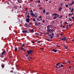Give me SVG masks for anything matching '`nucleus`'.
<instances>
[{
    "mask_svg": "<svg viewBox=\"0 0 74 74\" xmlns=\"http://www.w3.org/2000/svg\"><path fill=\"white\" fill-rule=\"evenodd\" d=\"M33 10H30V12L31 14L33 13Z\"/></svg>",
    "mask_w": 74,
    "mask_h": 74,
    "instance_id": "6ab92c4d",
    "label": "nucleus"
},
{
    "mask_svg": "<svg viewBox=\"0 0 74 74\" xmlns=\"http://www.w3.org/2000/svg\"><path fill=\"white\" fill-rule=\"evenodd\" d=\"M46 34H49V33H48V32H46Z\"/></svg>",
    "mask_w": 74,
    "mask_h": 74,
    "instance_id": "79ce46f5",
    "label": "nucleus"
},
{
    "mask_svg": "<svg viewBox=\"0 0 74 74\" xmlns=\"http://www.w3.org/2000/svg\"><path fill=\"white\" fill-rule=\"evenodd\" d=\"M25 26H26L27 25V24L26 23L25 24Z\"/></svg>",
    "mask_w": 74,
    "mask_h": 74,
    "instance_id": "e2e57ef3",
    "label": "nucleus"
},
{
    "mask_svg": "<svg viewBox=\"0 0 74 74\" xmlns=\"http://www.w3.org/2000/svg\"><path fill=\"white\" fill-rule=\"evenodd\" d=\"M40 23H39L38 24H37V25H40Z\"/></svg>",
    "mask_w": 74,
    "mask_h": 74,
    "instance_id": "3c124183",
    "label": "nucleus"
},
{
    "mask_svg": "<svg viewBox=\"0 0 74 74\" xmlns=\"http://www.w3.org/2000/svg\"><path fill=\"white\" fill-rule=\"evenodd\" d=\"M14 9H15V10H16V9H17V6H14Z\"/></svg>",
    "mask_w": 74,
    "mask_h": 74,
    "instance_id": "9b49d317",
    "label": "nucleus"
},
{
    "mask_svg": "<svg viewBox=\"0 0 74 74\" xmlns=\"http://www.w3.org/2000/svg\"><path fill=\"white\" fill-rule=\"evenodd\" d=\"M53 27V26L51 25H48L47 27V29H50L49 28H51V27Z\"/></svg>",
    "mask_w": 74,
    "mask_h": 74,
    "instance_id": "20e7f679",
    "label": "nucleus"
},
{
    "mask_svg": "<svg viewBox=\"0 0 74 74\" xmlns=\"http://www.w3.org/2000/svg\"><path fill=\"white\" fill-rule=\"evenodd\" d=\"M40 8L41 9H42L43 8H42V7H40Z\"/></svg>",
    "mask_w": 74,
    "mask_h": 74,
    "instance_id": "69168bd1",
    "label": "nucleus"
},
{
    "mask_svg": "<svg viewBox=\"0 0 74 74\" xmlns=\"http://www.w3.org/2000/svg\"><path fill=\"white\" fill-rule=\"evenodd\" d=\"M49 3H51V1H50L49 2Z\"/></svg>",
    "mask_w": 74,
    "mask_h": 74,
    "instance_id": "052dcab7",
    "label": "nucleus"
},
{
    "mask_svg": "<svg viewBox=\"0 0 74 74\" xmlns=\"http://www.w3.org/2000/svg\"><path fill=\"white\" fill-rule=\"evenodd\" d=\"M64 47L65 48H66V49H69V47H68L67 46H64Z\"/></svg>",
    "mask_w": 74,
    "mask_h": 74,
    "instance_id": "ddd939ff",
    "label": "nucleus"
},
{
    "mask_svg": "<svg viewBox=\"0 0 74 74\" xmlns=\"http://www.w3.org/2000/svg\"><path fill=\"white\" fill-rule=\"evenodd\" d=\"M47 30L49 33H53V31H52V30L51 29H47Z\"/></svg>",
    "mask_w": 74,
    "mask_h": 74,
    "instance_id": "f03ea898",
    "label": "nucleus"
},
{
    "mask_svg": "<svg viewBox=\"0 0 74 74\" xmlns=\"http://www.w3.org/2000/svg\"><path fill=\"white\" fill-rule=\"evenodd\" d=\"M54 27V28H55V29H56V27Z\"/></svg>",
    "mask_w": 74,
    "mask_h": 74,
    "instance_id": "864d4df0",
    "label": "nucleus"
},
{
    "mask_svg": "<svg viewBox=\"0 0 74 74\" xmlns=\"http://www.w3.org/2000/svg\"><path fill=\"white\" fill-rule=\"evenodd\" d=\"M25 44H23L22 45V46H23V47H24V46H25Z\"/></svg>",
    "mask_w": 74,
    "mask_h": 74,
    "instance_id": "c9c22d12",
    "label": "nucleus"
},
{
    "mask_svg": "<svg viewBox=\"0 0 74 74\" xmlns=\"http://www.w3.org/2000/svg\"><path fill=\"white\" fill-rule=\"evenodd\" d=\"M70 10H71V12H73V11L74 10V9L72 8V9H71Z\"/></svg>",
    "mask_w": 74,
    "mask_h": 74,
    "instance_id": "dca6fc26",
    "label": "nucleus"
},
{
    "mask_svg": "<svg viewBox=\"0 0 74 74\" xmlns=\"http://www.w3.org/2000/svg\"><path fill=\"white\" fill-rule=\"evenodd\" d=\"M71 25H69V26H71Z\"/></svg>",
    "mask_w": 74,
    "mask_h": 74,
    "instance_id": "774afa93",
    "label": "nucleus"
},
{
    "mask_svg": "<svg viewBox=\"0 0 74 74\" xmlns=\"http://www.w3.org/2000/svg\"><path fill=\"white\" fill-rule=\"evenodd\" d=\"M52 30L53 31V32H54V30H53V29H52Z\"/></svg>",
    "mask_w": 74,
    "mask_h": 74,
    "instance_id": "13d9d810",
    "label": "nucleus"
},
{
    "mask_svg": "<svg viewBox=\"0 0 74 74\" xmlns=\"http://www.w3.org/2000/svg\"><path fill=\"white\" fill-rule=\"evenodd\" d=\"M70 21H71V19L69 20Z\"/></svg>",
    "mask_w": 74,
    "mask_h": 74,
    "instance_id": "338daca9",
    "label": "nucleus"
},
{
    "mask_svg": "<svg viewBox=\"0 0 74 74\" xmlns=\"http://www.w3.org/2000/svg\"><path fill=\"white\" fill-rule=\"evenodd\" d=\"M61 67H62V66H61V65H60V66H59L58 67H59V68H60Z\"/></svg>",
    "mask_w": 74,
    "mask_h": 74,
    "instance_id": "5fc2aeb1",
    "label": "nucleus"
},
{
    "mask_svg": "<svg viewBox=\"0 0 74 74\" xmlns=\"http://www.w3.org/2000/svg\"><path fill=\"white\" fill-rule=\"evenodd\" d=\"M49 14V13L48 12V13H47L46 14V15H48V14Z\"/></svg>",
    "mask_w": 74,
    "mask_h": 74,
    "instance_id": "a18cd8bd",
    "label": "nucleus"
},
{
    "mask_svg": "<svg viewBox=\"0 0 74 74\" xmlns=\"http://www.w3.org/2000/svg\"><path fill=\"white\" fill-rule=\"evenodd\" d=\"M53 37V36H50V38H51V39H52Z\"/></svg>",
    "mask_w": 74,
    "mask_h": 74,
    "instance_id": "2f4dec72",
    "label": "nucleus"
},
{
    "mask_svg": "<svg viewBox=\"0 0 74 74\" xmlns=\"http://www.w3.org/2000/svg\"><path fill=\"white\" fill-rule=\"evenodd\" d=\"M65 6L66 7H69V5L67 4V5H66Z\"/></svg>",
    "mask_w": 74,
    "mask_h": 74,
    "instance_id": "c756f323",
    "label": "nucleus"
},
{
    "mask_svg": "<svg viewBox=\"0 0 74 74\" xmlns=\"http://www.w3.org/2000/svg\"><path fill=\"white\" fill-rule=\"evenodd\" d=\"M27 18H30V16L29 15H27Z\"/></svg>",
    "mask_w": 74,
    "mask_h": 74,
    "instance_id": "b1692460",
    "label": "nucleus"
},
{
    "mask_svg": "<svg viewBox=\"0 0 74 74\" xmlns=\"http://www.w3.org/2000/svg\"><path fill=\"white\" fill-rule=\"evenodd\" d=\"M26 22L27 23H29L30 22V19L29 18H27L26 19Z\"/></svg>",
    "mask_w": 74,
    "mask_h": 74,
    "instance_id": "6e6552de",
    "label": "nucleus"
},
{
    "mask_svg": "<svg viewBox=\"0 0 74 74\" xmlns=\"http://www.w3.org/2000/svg\"><path fill=\"white\" fill-rule=\"evenodd\" d=\"M43 13H45V9L43 10Z\"/></svg>",
    "mask_w": 74,
    "mask_h": 74,
    "instance_id": "aec40b11",
    "label": "nucleus"
},
{
    "mask_svg": "<svg viewBox=\"0 0 74 74\" xmlns=\"http://www.w3.org/2000/svg\"><path fill=\"white\" fill-rule=\"evenodd\" d=\"M26 57H28V56L27 55H26Z\"/></svg>",
    "mask_w": 74,
    "mask_h": 74,
    "instance_id": "bf43d9fd",
    "label": "nucleus"
},
{
    "mask_svg": "<svg viewBox=\"0 0 74 74\" xmlns=\"http://www.w3.org/2000/svg\"><path fill=\"white\" fill-rule=\"evenodd\" d=\"M71 66H69V68H71Z\"/></svg>",
    "mask_w": 74,
    "mask_h": 74,
    "instance_id": "6e6d98bb",
    "label": "nucleus"
},
{
    "mask_svg": "<svg viewBox=\"0 0 74 74\" xmlns=\"http://www.w3.org/2000/svg\"><path fill=\"white\" fill-rule=\"evenodd\" d=\"M34 32V29H32L30 31L31 33H33Z\"/></svg>",
    "mask_w": 74,
    "mask_h": 74,
    "instance_id": "f8f14e48",
    "label": "nucleus"
},
{
    "mask_svg": "<svg viewBox=\"0 0 74 74\" xmlns=\"http://www.w3.org/2000/svg\"><path fill=\"white\" fill-rule=\"evenodd\" d=\"M23 47H21V51H22V50H23Z\"/></svg>",
    "mask_w": 74,
    "mask_h": 74,
    "instance_id": "7c9ffc66",
    "label": "nucleus"
},
{
    "mask_svg": "<svg viewBox=\"0 0 74 74\" xmlns=\"http://www.w3.org/2000/svg\"><path fill=\"white\" fill-rule=\"evenodd\" d=\"M38 3H40V0H38Z\"/></svg>",
    "mask_w": 74,
    "mask_h": 74,
    "instance_id": "e433bc0d",
    "label": "nucleus"
},
{
    "mask_svg": "<svg viewBox=\"0 0 74 74\" xmlns=\"http://www.w3.org/2000/svg\"><path fill=\"white\" fill-rule=\"evenodd\" d=\"M43 23H45V20H43L42 21Z\"/></svg>",
    "mask_w": 74,
    "mask_h": 74,
    "instance_id": "c85d7f7f",
    "label": "nucleus"
},
{
    "mask_svg": "<svg viewBox=\"0 0 74 74\" xmlns=\"http://www.w3.org/2000/svg\"><path fill=\"white\" fill-rule=\"evenodd\" d=\"M62 10V8H58V11L59 12H61Z\"/></svg>",
    "mask_w": 74,
    "mask_h": 74,
    "instance_id": "1a4fd4ad",
    "label": "nucleus"
},
{
    "mask_svg": "<svg viewBox=\"0 0 74 74\" xmlns=\"http://www.w3.org/2000/svg\"><path fill=\"white\" fill-rule=\"evenodd\" d=\"M62 15H61L60 17V19H62Z\"/></svg>",
    "mask_w": 74,
    "mask_h": 74,
    "instance_id": "58836bf2",
    "label": "nucleus"
},
{
    "mask_svg": "<svg viewBox=\"0 0 74 74\" xmlns=\"http://www.w3.org/2000/svg\"><path fill=\"white\" fill-rule=\"evenodd\" d=\"M5 51H3L2 53V55H4V53H5Z\"/></svg>",
    "mask_w": 74,
    "mask_h": 74,
    "instance_id": "2eb2a0df",
    "label": "nucleus"
},
{
    "mask_svg": "<svg viewBox=\"0 0 74 74\" xmlns=\"http://www.w3.org/2000/svg\"><path fill=\"white\" fill-rule=\"evenodd\" d=\"M38 6H39L40 7H41V5H38Z\"/></svg>",
    "mask_w": 74,
    "mask_h": 74,
    "instance_id": "37998d69",
    "label": "nucleus"
},
{
    "mask_svg": "<svg viewBox=\"0 0 74 74\" xmlns=\"http://www.w3.org/2000/svg\"><path fill=\"white\" fill-rule=\"evenodd\" d=\"M66 29H68V27H66Z\"/></svg>",
    "mask_w": 74,
    "mask_h": 74,
    "instance_id": "4d7b16f0",
    "label": "nucleus"
},
{
    "mask_svg": "<svg viewBox=\"0 0 74 74\" xmlns=\"http://www.w3.org/2000/svg\"><path fill=\"white\" fill-rule=\"evenodd\" d=\"M71 3H72V4H73L74 3V1H72V2H71Z\"/></svg>",
    "mask_w": 74,
    "mask_h": 74,
    "instance_id": "72a5a7b5",
    "label": "nucleus"
},
{
    "mask_svg": "<svg viewBox=\"0 0 74 74\" xmlns=\"http://www.w3.org/2000/svg\"><path fill=\"white\" fill-rule=\"evenodd\" d=\"M33 52V50H30L28 51L27 54L32 55V52Z\"/></svg>",
    "mask_w": 74,
    "mask_h": 74,
    "instance_id": "f257e3e1",
    "label": "nucleus"
},
{
    "mask_svg": "<svg viewBox=\"0 0 74 74\" xmlns=\"http://www.w3.org/2000/svg\"><path fill=\"white\" fill-rule=\"evenodd\" d=\"M23 51H26V49H23Z\"/></svg>",
    "mask_w": 74,
    "mask_h": 74,
    "instance_id": "a19ab883",
    "label": "nucleus"
},
{
    "mask_svg": "<svg viewBox=\"0 0 74 74\" xmlns=\"http://www.w3.org/2000/svg\"><path fill=\"white\" fill-rule=\"evenodd\" d=\"M32 43L33 44H34V43H35L34 42V41H32Z\"/></svg>",
    "mask_w": 74,
    "mask_h": 74,
    "instance_id": "49530a36",
    "label": "nucleus"
},
{
    "mask_svg": "<svg viewBox=\"0 0 74 74\" xmlns=\"http://www.w3.org/2000/svg\"><path fill=\"white\" fill-rule=\"evenodd\" d=\"M66 24H68V23H67V22H65V25Z\"/></svg>",
    "mask_w": 74,
    "mask_h": 74,
    "instance_id": "ea45409f",
    "label": "nucleus"
},
{
    "mask_svg": "<svg viewBox=\"0 0 74 74\" xmlns=\"http://www.w3.org/2000/svg\"><path fill=\"white\" fill-rule=\"evenodd\" d=\"M41 16H40L39 17V18L40 19H41Z\"/></svg>",
    "mask_w": 74,
    "mask_h": 74,
    "instance_id": "c03bdc74",
    "label": "nucleus"
},
{
    "mask_svg": "<svg viewBox=\"0 0 74 74\" xmlns=\"http://www.w3.org/2000/svg\"><path fill=\"white\" fill-rule=\"evenodd\" d=\"M30 14L31 15H32L33 17L34 16V17H36L37 16L36 15H34V13H30Z\"/></svg>",
    "mask_w": 74,
    "mask_h": 74,
    "instance_id": "423d86ee",
    "label": "nucleus"
},
{
    "mask_svg": "<svg viewBox=\"0 0 74 74\" xmlns=\"http://www.w3.org/2000/svg\"><path fill=\"white\" fill-rule=\"evenodd\" d=\"M37 20H38L39 21H41V20L39 19H38V18H37Z\"/></svg>",
    "mask_w": 74,
    "mask_h": 74,
    "instance_id": "4c0bfd02",
    "label": "nucleus"
},
{
    "mask_svg": "<svg viewBox=\"0 0 74 74\" xmlns=\"http://www.w3.org/2000/svg\"><path fill=\"white\" fill-rule=\"evenodd\" d=\"M31 59H32V58L31 57H28L27 58V59H29V60H30Z\"/></svg>",
    "mask_w": 74,
    "mask_h": 74,
    "instance_id": "a211bd4d",
    "label": "nucleus"
},
{
    "mask_svg": "<svg viewBox=\"0 0 74 74\" xmlns=\"http://www.w3.org/2000/svg\"><path fill=\"white\" fill-rule=\"evenodd\" d=\"M61 40H64V41H66L67 40V37H63L62 38L60 39Z\"/></svg>",
    "mask_w": 74,
    "mask_h": 74,
    "instance_id": "7ed1b4c3",
    "label": "nucleus"
},
{
    "mask_svg": "<svg viewBox=\"0 0 74 74\" xmlns=\"http://www.w3.org/2000/svg\"><path fill=\"white\" fill-rule=\"evenodd\" d=\"M51 36H54V34L53 33H52L51 34Z\"/></svg>",
    "mask_w": 74,
    "mask_h": 74,
    "instance_id": "f704fd0d",
    "label": "nucleus"
},
{
    "mask_svg": "<svg viewBox=\"0 0 74 74\" xmlns=\"http://www.w3.org/2000/svg\"><path fill=\"white\" fill-rule=\"evenodd\" d=\"M37 42L38 44H40V40H39Z\"/></svg>",
    "mask_w": 74,
    "mask_h": 74,
    "instance_id": "a878e982",
    "label": "nucleus"
},
{
    "mask_svg": "<svg viewBox=\"0 0 74 74\" xmlns=\"http://www.w3.org/2000/svg\"><path fill=\"white\" fill-rule=\"evenodd\" d=\"M1 67H2V68H3V67H4V65H1Z\"/></svg>",
    "mask_w": 74,
    "mask_h": 74,
    "instance_id": "cd10ccee",
    "label": "nucleus"
},
{
    "mask_svg": "<svg viewBox=\"0 0 74 74\" xmlns=\"http://www.w3.org/2000/svg\"><path fill=\"white\" fill-rule=\"evenodd\" d=\"M22 32L24 34H25V33H29V32L27 31H25L24 30L22 31Z\"/></svg>",
    "mask_w": 74,
    "mask_h": 74,
    "instance_id": "39448f33",
    "label": "nucleus"
},
{
    "mask_svg": "<svg viewBox=\"0 0 74 74\" xmlns=\"http://www.w3.org/2000/svg\"><path fill=\"white\" fill-rule=\"evenodd\" d=\"M62 5H63V4H62V3L60 4V7H62Z\"/></svg>",
    "mask_w": 74,
    "mask_h": 74,
    "instance_id": "412c9836",
    "label": "nucleus"
},
{
    "mask_svg": "<svg viewBox=\"0 0 74 74\" xmlns=\"http://www.w3.org/2000/svg\"><path fill=\"white\" fill-rule=\"evenodd\" d=\"M61 67H64V65H63L62 64H61Z\"/></svg>",
    "mask_w": 74,
    "mask_h": 74,
    "instance_id": "473e14b6",
    "label": "nucleus"
},
{
    "mask_svg": "<svg viewBox=\"0 0 74 74\" xmlns=\"http://www.w3.org/2000/svg\"><path fill=\"white\" fill-rule=\"evenodd\" d=\"M33 21H34V22H36V19H35V18H34L33 19Z\"/></svg>",
    "mask_w": 74,
    "mask_h": 74,
    "instance_id": "5701e85b",
    "label": "nucleus"
},
{
    "mask_svg": "<svg viewBox=\"0 0 74 74\" xmlns=\"http://www.w3.org/2000/svg\"><path fill=\"white\" fill-rule=\"evenodd\" d=\"M18 2L19 3H21V1L20 0H19L18 1Z\"/></svg>",
    "mask_w": 74,
    "mask_h": 74,
    "instance_id": "393cba45",
    "label": "nucleus"
},
{
    "mask_svg": "<svg viewBox=\"0 0 74 74\" xmlns=\"http://www.w3.org/2000/svg\"><path fill=\"white\" fill-rule=\"evenodd\" d=\"M52 51H53L54 52H57V50H55L54 49H52Z\"/></svg>",
    "mask_w": 74,
    "mask_h": 74,
    "instance_id": "9d476101",
    "label": "nucleus"
},
{
    "mask_svg": "<svg viewBox=\"0 0 74 74\" xmlns=\"http://www.w3.org/2000/svg\"><path fill=\"white\" fill-rule=\"evenodd\" d=\"M57 18V17L56 16H54L53 18V19H56Z\"/></svg>",
    "mask_w": 74,
    "mask_h": 74,
    "instance_id": "f3484780",
    "label": "nucleus"
},
{
    "mask_svg": "<svg viewBox=\"0 0 74 74\" xmlns=\"http://www.w3.org/2000/svg\"><path fill=\"white\" fill-rule=\"evenodd\" d=\"M71 14L72 15H73V14H74V13H72Z\"/></svg>",
    "mask_w": 74,
    "mask_h": 74,
    "instance_id": "680f3d73",
    "label": "nucleus"
},
{
    "mask_svg": "<svg viewBox=\"0 0 74 74\" xmlns=\"http://www.w3.org/2000/svg\"><path fill=\"white\" fill-rule=\"evenodd\" d=\"M60 64V63H58L56 64V65L57 66H59V64Z\"/></svg>",
    "mask_w": 74,
    "mask_h": 74,
    "instance_id": "4be33fe9",
    "label": "nucleus"
},
{
    "mask_svg": "<svg viewBox=\"0 0 74 74\" xmlns=\"http://www.w3.org/2000/svg\"><path fill=\"white\" fill-rule=\"evenodd\" d=\"M71 18H72V19H74V17H71Z\"/></svg>",
    "mask_w": 74,
    "mask_h": 74,
    "instance_id": "09e8293b",
    "label": "nucleus"
},
{
    "mask_svg": "<svg viewBox=\"0 0 74 74\" xmlns=\"http://www.w3.org/2000/svg\"><path fill=\"white\" fill-rule=\"evenodd\" d=\"M68 62L69 63H71L70 62V61H68L67 63H68Z\"/></svg>",
    "mask_w": 74,
    "mask_h": 74,
    "instance_id": "603ef678",
    "label": "nucleus"
},
{
    "mask_svg": "<svg viewBox=\"0 0 74 74\" xmlns=\"http://www.w3.org/2000/svg\"><path fill=\"white\" fill-rule=\"evenodd\" d=\"M62 27L64 28H65V26H62Z\"/></svg>",
    "mask_w": 74,
    "mask_h": 74,
    "instance_id": "8fccbe9b",
    "label": "nucleus"
},
{
    "mask_svg": "<svg viewBox=\"0 0 74 74\" xmlns=\"http://www.w3.org/2000/svg\"><path fill=\"white\" fill-rule=\"evenodd\" d=\"M17 50H18L17 47H15V50H14L15 51H17Z\"/></svg>",
    "mask_w": 74,
    "mask_h": 74,
    "instance_id": "4468645a",
    "label": "nucleus"
},
{
    "mask_svg": "<svg viewBox=\"0 0 74 74\" xmlns=\"http://www.w3.org/2000/svg\"><path fill=\"white\" fill-rule=\"evenodd\" d=\"M52 15H55V16H56L57 17H59V14H52Z\"/></svg>",
    "mask_w": 74,
    "mask_h": 74,
    "instance_id": "0eeeda50",
    "label": "nucleus"
},
{
    "mask_svg": "<svg viewBox=\"0 0 74 74\" xmlns=\"http://www.w3.org/2000/svg\"><path fill=\"white\" fill-rule=\"evenodd\" d=\"M69 15H70V16H71V15H72V14H71V13H69Z\"/></svg>",
    "mask_w": 74,
    "mask_h": 74,
    "instance_id": "de8ad7c7",
    "label": "nucleus"
},
{
    "mask_svg": "<svg viewBox=\"0 0 74 74\" xmlns=\"http://www.w3.org/2000/svg\"><path fill=\"white\" fill-rule=\"evenodd\" d=\"M72 41H74V39L72 40Z\"/></svg>",
    "mask_w": 74,
    "mask_h": 74,
    "instance_id": "0e129e2a",
    "label": "nucleus"
},
{
    "mask_svg": "<svg viewBox=\"0 0 74 74\" xmlns=\"http://www.w3.org/2000/svg\"><path fill=\"white\" fill-rule=\"evenodd\" d=\"M35 34H36V35H38V36H39V34H38L37 33H35Z\"/></svg>",
    "mask_w": 74,
    "mask_h": 74,
    "instance_id": "bb28decb",
    "label": "nucleus"
}]
</instances>
